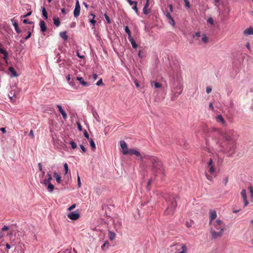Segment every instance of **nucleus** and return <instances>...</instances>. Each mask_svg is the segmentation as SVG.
<instances>
[{
	"label": "nucleus",
	"instance_id": "f257e3e1",
	"mask_svg": "<svg viewBox=\"0 0 253 253\" xmlns=\"http://www.w3.org/2000/svg\"><path fill=\"white\" fill-rule=\"evenodd\" d=\"M168 72L170 78L171 99L173 101L181 94L183 88L179 62L177 60L170 62Z\"/></svg>",
	"mask_w": 253,
	"mask_h": 253
},
{
	"label": "nucleus",
	"instance_id": "f03ea898",
	"mask_svg": "<svg viewBox=\"0 0 253 253\" xmlns=\"http://www.w3.org/2000/svg\"><path fill=\"white\" fill-rule=\"evenodd\" d=\"M211 135L215 143L224 150L231 149L238 137V133L232 129L222 132L214 129L211 132Z\"/></svg>",
	"mask_w": 253,
	"mask_h": 253
},
{
	"label": "nucleus",
	"instance_id": "7ed1b4c3",
	"mask_svg": "<svg viewBox=\"0 0 253 253\" xmlns=\"http://www.w3.org/2000/svg\"><path fill=\"white\" fill-rule=\"evenodd\" d=\"M144 158L152 164V171L155 176L160 175L164 176L165 169L162 162L157 157L150 155H144Z\"/></svg>",
	"mask_w": 253,
	"mask_h": 253
},
{
	"label": "nucleus",
	"instance_id": "20e7f679",
	"mask_svg": "<svg viewBox=\"0 0 253 253\" xmlns=\"http://www.w3.org/2000/svg\"><path fill=\"white\" fill-rule=\"evenodd\" d=\"M211 233L213 238H217L221 236L222 232L225 229V224L222 220L218 219L210 224Z\"/></svg>",
	"mask_w": 253,
	"mask_h": 253
},
{
	"label": "nucleus",
	"instance_id": "39448f33",
	"mask_svg": "<svg viewBox=\"0 0 253 253\" xmlns=\"http://www.w3.org/2000/svg\"><path fill=\"white\" fill-rule=\"evenodd\" d=\"M165 198L168 205L165 212L167 214H172L177 206L176 200L178 198V196L176 195H169L166 197Z\"/></svg>",
	"mask_w": 253,
	"mask_h": 253
},
{
	"label": "nucleus",
	"instance_id": "423d86ee",
	"mask_svg": "<svg viewBox=\"0 0 253 253\" xmlns=\"http://www.w3.org/2000/svg\"><path fill=\"white\" fill-rule=\"evenodd\" d=\"M127 154L135 155L136 156L138 157L140 160L142 161H143V160L145 159V158H144V156H142L138 151L135 150L134 149H128V151H126L125 152V155Z\"/></svg>",
	"mask_w": 253,
	"mask_h": 253
},
{
	"label": "nucleus",
	"instance_id": "0eeeda50",
	"mask_svg": "<svg viewBox=\"0 0 253 253\" xmlns=\"http://www.w3.org/2000/svg\"><path fill=\"white\" fill-rule=\"evenodd\" d=\"M8 236H9V243L11 246H16L17 244L20 241V240L16 237L15 235H13L11 232H10Z\"/></svg>",
	"mask_w": 253,
	"mask_h": 253
},
{
	"label": "nucleus",
	"instance_id": "6e6552de",
	"mask_svg": "<svg viewBox=\"0 0 253 253\" xmlns=\"http://www.w3.org/2000/svg\"><path fill=\"white\" fill-rule=\"evenodd\" d=\"M217 217L216 211L214 210H211L209 211V224H211L213 220Z\"/></svg>",
	"mask_w": 253,
	"mask_h": 253
},
{
	"label": "nucleus",
	"instance_id": "1a4fd4ad",
	"mask_svg": "<svg viewBox=\"0 0 253 253\" xmlns=\"http://www.w3.org/2000/svg\"><path fill=\"white\" fill-rule=\"evenodd\" d=\"M207 167L209 169V172L210 174H212L215 172V169L213 165V160L211 158L210 159L209 161L207 163Z\"/></svg>",
	"mask_w": 253,
	"mask_h": 253
},
{
	"label": "nucleus",
	"instance_id": "9d476101",
	"mask_svg": "<svg viewBox=\"0 0 253 253\" xmlns=\"http://www.w3.org/2000/svg\"><path fill=\"white\" fill-rule=\"evenodd\" d=\"M81 7L78 0L76 2L75 7L74 10V16L78 17L80 13Z\"/></svg>",
	"mask_w": 253,
	"mask_h": 253
},
{
	"label": "nucleus",
	"instance_id": "9b49d317",
	"mask_svg": "<svg viewBox=\"0 0 253 253\" xmlns=\"http://www.w3.org/2000/svg\"><path fill=\"white\" fill-rule=\"evenodd\" d=\"M127 2L130 5H132V8L135 11V13L139 15V11L137 8V2L136 1H132L131 0H127Z\"/></svg>",
	"mask_w": 253,
	"mask_h": 253
},
{
	"label": "nucleus",
	"instance_id": "f8f14e48",
	"mask_svg": "<svg viewBox=\"0 0 253 253\" xmlns=\"http://www.w3.org/2000/svg\"><path fill=\"white\" fill-rule=\"evenodd\" d=\"M80 216L79 213L76 211L71 212L67 215L68 217L72 220L78 219Z\"/></svg>",
	"mask_w": 253,
	"mask_h": 253
},
{
	"label": "nucleus",
	"instance_id": "ddd939ff",
	"mask_svg": "<svg viewBox=\"0 0 253 253\" xmlns=\"http://www.w3.org/2000/svg\"><path fill=\"white\" fill-rule=\"evenodd\" d=\"M241 195L243 199V201L244 202V207L247 206L249 204V202L247 200V195L246 193V190L245 189H243L241 192Z\"/></svg>",
	"mask_w": 253,
	"mask_h": 253
},
{
	"label": "nucleus",
	"instance_id": "4468645a",
	"mask_svg": "<svg viewBox=\"0 0 253 253\" xmlns=\"http://www.w3.org/2000/svg\"><path fill=\"white\" fill-rule=\"evenodd\" d=\"M216 121L217 123H220L223 126H226L227 123L225 122L224 119L221 115H219L215 118Z\"/></svg>",
	"mask_w": 253,
	"mask_h": 253
},
{
	"label": "nucleus",
	"instance_id": "2eb2a0df",
	"mask_svg": "<svg viewBox=\"0 0 253 253\" xmlns=\"http://www.w3.org/2000/svg\"><path fill=\"white\" fill-rule=\"evenodd\" d=\"M15 249L17 250L19 253H24V245L20 241L15 247Z\"/></svg>",
	"mask_w": 253,
	"mask_h": 253
},
{
	"label": "nucleus",
	"instance_id": "dca6fc26",
	"mask_svg": "<svg viewBox=\"0 0 253 253\" xmlns=\"http://www.w3.org/2000/svg\"><path fill=\"white\" fill-rule=\"evenodd\" d=\"M11 23L14 27V29L17 34H20L21 32V30L19 28L18 23L15 21L14 18L11 19Z\"/></svg>",
	"mask_w": 253,
	"mask_h": 253
},
{
	"label": "nucleus",
	"instance_id": "f3484780",
	"mask_svg": "<svg viewBox=\"0 0 253 253\" xmlns=\"http://www.w3.org/2000/svg\"><path fill=\"white\" fill-rule=\"evenodd\" d=\"M56 106L58 108L59 111L61 114V115H62V116L63 117V118L64 119V120H66L67 119V115L65 111L63 109L61 105L57 104L56 105Z\"/></svg>",
	"mask_w": 253,
	"mask_h": 253
},
{
	"label": "nucleus",
	"instance_id": "a211bd4d",
	"mask_svg": "<svg viewBox=\"0 0 253 253\" xmlns=\"http://www.w3.org/2000/svg\"><path fill=\"white\" fill-rule=\"evenodd\" d=\"M1 44H0V47H1ZM0 53L3 54V59L5 61V62H7L8 54L7 52L2 48H0Z\"/></svg>",
	"mask_w": 253,
	"mask_h": 253
},
{
	"label": "nucleus",
	"instance_id": "6ab92c4d",
	"mask_svg": "<svg viewBox=\"0 0 253 253\" xmlns=\"http://www.w3.org/2000/svg\"><path fill=\"white\" fill-rule=\"evenodd\" d=\"M120 146L123 149V153L125 155V152L128 150V149H127V144L125 141L121 140L120 141Z\"/></svg>",
	"mask_w": 253,
	"mask_h": 253
},
{
	"label": "nucleus",
	"instance_id": "aec40b11",
	"mask_svg": "<svg viewBox=\"0 0 253 253\" xmlns=\"http://www.w3.org/2000/svg\"><path fill=\"white\" fill-rule=\"evenodd\" d=\"M39 25L40 26L41 31L42 32H45L47 29V27L45 25L44 21L43 20H41L40 21Z\"/></svg>",
	"mask_w": 253,
	"mask_h": 253
},
{
	"label": "nucleus",
	"instance_id": "412c9836",
	"mask_svg": "<svg viewBox=\"0 0 253 253\" xmlns=\"http://www.w3.org/2000/svg\"><path fill=\"white\" fill-rule=\"evenodd\" d=\"M244 34L245 35H253V28L249 27L244 31Z\"/></svg>",
	"mask_w": 253,
	"mask_h": 253
},
{
	"label": "nucleus",
	"instance_id": "4be33fe9",
	"mask_svg": "<svg viewBox=\"0 0 253 253\" xmlns=\"http://www.w3.org/2000/svg\"><path fill=\"white\" fill-rule=\"evenodd\" d=\"M128 41L130 42L131 45L133 48L136 49L138 45L136 44L134 39L132 37L128 39Z\"/></svg>",
	"mask_w": 253,
	"mask_h": 253
},
{
	"label": "nucleus",
	"instance_id": "5701e85b",
	"mask_svg": "<svg viewBox=\"0 0 253 253\" xmlns=\"http://www.w3.org/2000/svg\"><path fill=\"white\" fill-rule=\"evenodd\" d=\"M9 71L12 74L13 77H16L18 76V74L13 67H10L8 68Z\"/></svg>",
	"mask_w": 253,
	"mask_h": 253
},
{
	"label": "nucleus",
	"instance_id": "b1692460",
	"mask_svg": "<svg viewBox=\"0 0 253 253\" xmlns=\"http://www.w3.org/2000/svg\"><path fill=\"white\" fill-rule=\"evenodd\" d=\"M90 16H92V19H90L89 22L92 25V29H93L95 27V24L96 23V21L94 20V18L95 17V14L91 13Z\"/></svg>",
	"mask_w": 253,
	"mask_h": 253
},
{
	"label": "nucleus",
	"instance_id": "393cba45",
	"mask_svg": "<svg viewBox=\"0 0 253 253\" xmlns=\"http://www.w3.org/2000/svg\"><path fill=\"white\" fill-rule=\"evenodd\" d=\"M53 175L55 178L57 182L58 183H60L61 179L60 175L56 171L54 172Z\"/></svg>",
	"mask_w": 253,
	"mask_h": 253
},
{
	"label": "nucleus",
	"instance_id": "a878e982",
	"mask_svg": "<svg viewBox=\"0 0 253 253\" xmlns=\"http://www.w3.org/2000/svg\"><path fill=\"white\" fill-rule=\"evenodd\" d=\"M42 16L45 20L48 19L47 12L44 7H42Z\"/></svg>",
	"mask_w": 253,
	"mask_h": 253
},
{
	"label": "nucleus",
	"instance_id": "bb28decb",
	"mask_svg": "<svg viewBox=\"0 0 253 253\" xmlns=\"http://www.w3.org/2000/svg\"><path fill=\"white\" fill-rule=\"evenodd\" d=\"M60 36L63 39L64 41H67L68 40V36L67 35V32L64 31L60 33Z\"/></svg>",
	"mask_w": 253,
	"mask_h": 253
},
{
	"label": "nucleus",
	"instance_id": "cd10ccee",
	"mask_svg": "<svg viewBox=\"0 0 253 253\" xmlns=\"http://www.w3.org/2000/svg\"><path fill=\"white\" fill-rule=\"evenodd\" d=\"M46 186L47 187L48 191L49 192H52L54 189V186L51 183L48 184Z\"/></svg>",
	"mask_w": 253,
	"mask_h": 253
},
{
	"label": "nucleus",
	"instance_id": "c85d7f7f",
	"mask_svg": "<svg viewBox=\"0 0 253 253\" xmlns=\"http://www.w3.org/2000/svg\"><path fill=\"white\" fill-rule=\"evenodd\" d=\"M115 237H116V234L114 232L109 230V239L110 240L112 241L114 239H115Z\"/></svg>",
	"mask_w": 253,
	"mask_h": 253
},
{
	"label": "nucleus",
	"instance_id": "c756f323",
	"mask_svg": "<svg viewBox=\"0 0 253 253\" xmlns=\"http://www.w3.org/2000/svg\"><path fill=\"white\" fill-rule=\"evenodd\" d=\"M53 20V22H54V25L56 27L59 26V25L60 24V21L59 18H54Z\"/></svg>",
	"mask_w": 253,
	"mask_h": 253
},
{
	"label": "nucleus",
	"instance_id": "7c9ffc66",
	"mask_svg": "<svg viewBox=\"0 0 253 253\" xmlns=\"http://www.w3.org/2000/svg\"><path fill=\"white\" fill-rule=\"evenodd\" d=\"M89 143H90V145L92 148V149L93 150H94L96 149L95 144L94 141L91 138H90L89 139Z\"/></svg>",
	"mask_w": 253,
	"mask_h": 253
},
{
	"label": "nucleus",
	"instance_id": "2f4dec72",
	"mask_svg": "<svg viewBox=\"0 0 253 253\" xmlns=\"http://www.w3.org/2000/svg\"><path fill=\"white\" fill-rule=\"evenodd\" d=\"M249 190L250 191V193L251 194L252 201L253 202V187L250 185L248 187Z\"/></svg>",
	"mask_w": 253,
	"mask_h": 253
},
{
	"label": "nucleus",
	"instance_id": "473e14b6",
	"mask_svg": "<svg viewBox=\"0 0 253 253\" xmlns=\"http://www.w3.org/2000/svg\"><path fill=\"white\" fill-rule=\"evenodd\" d=\"M181 251L179 252L178 253H187V248L185 245H183L181 247Z\"/></svg>",
	"mask_w": 253,
	"mask_h": 253
},
{
	"label": "nucleus",
	"instance_id": "72a5a7b5",
	"mask_svg": "<svg viewBox=\"0 0 253 253\" xmlns=\"http://www.w3.org/2000/svg\"><path fill=\"white\" fill-rule=\"evenodd\" d=\"M125 30L126 33L128 35V39L131 37L130 31L127 26L125 27Z\"/></svg>",
	"mask_w": 253,
	"mask_h": 253
},
{
	"label": "nucleus",
	"instance_id": "f704fd0d",
	"mask_svg": "<svg viewBox=\"0 0 253 253\" xmlns=\"http://www.w3.org/2000/svg\"><path fill=\"white\" fill-rule=\"evenodd\" d=\"M150 12V9H148V7H144L143 8V13L144 14L146 15Z\"/></svg>",
	"mask_w": 253,
	"mask_h": 253
},
{
	"label": "nucleus",
	"instance_id": "c9c22d12",
	"mask_svg": "<svg viewBox=\"0 0 253 253\" xmlns=\"http://www.w3.org/2000/svg\"><path fill=\"white\" fill-rule=\"evenodd\" d=\"M154 85V87L156 88H159L161 86V84L158 82H154L153 83H152V85Z\"/></svg>",
	"mask_w": 253,
	"mask_h": 253
},
{
	"label": "nucleus",
	"instance_id": "e433bc0d",
	"mask_svg": "<svg viewBox=\"0 0 253 253\" xmlns=\"http://www.w3.org/2000/svg\"><path fill=\"white\" fill-rule=\"evenodd\" d=\"M202 41L204 43H207L208 42V38L205 35L203 36Z\"/></svg>",
	"mask_w": 253,
	"mask_h": 253
},
{
	"label": "nucleus",
	"instance_id": "4c0bfd02",
	"mask_svg": "<svg viewBox=\"0 0 253 253\" xmlns=\"http://www.w3.org/2000/svg\"><path fill=\"white\" fill-rule=\"evenodd\" d=\"M185 2V6L187 8H189L190 7V2L189 0H183Z\"/></svg>",
	"mask_w": 253,
	"mask_h": 253
},
{
	"label": "nucleus",
	"instance_id": "58836bf2",
	"mask_svg": "<svg viewBox=\"0 0 253 253\" xmlns=\"http://www.w3.org/2000/svg\"><path fill=\"white\" fill-rule=\"evenodd\" d=\"M64 170H65V174H67L68 172V164L67 163H64Z\"/></svg>",
	"mask_w": 253,
	"mask_h": 253
},
{
	"label": "nucleus",
	"instance_id": "ea45409f",
	"mask_svg": "<svg viewBox=\"0 0 253 253\" xmlns=\"http://www.w3.org/2000/svg\"><path fill=\"white\" fill-rule=\"evenodd\" d=\"M41 183L43 185H44V186H46L48 184H49V183L48 182V181H47V179L46 178H44V179H43L41 181Z\"/></svg>",
	"mask_w": 253,
	"mask_h": 253
},
{
	"label": "nucleus",
	"instance_id": "a19ab883",
	"mask_svg": "<svg viewBox=\"0 0 253 253\" xmlns=\"http://www.w3.org/2000/svg\"><path fill=\"white\" fill-rule=\"evenodd\" d=\"M70 144H71V147L73 149H75V148H77V145L74 141H71L70 142Z\"/></svg>",
	"mask_w": 253,
	"mask_h": 253
},
{
	"label": "nucleus",
	"instance_id": "79ce46f5",
	"mask_svg": "<svg viewBox=\"0 0 253 253\" xmlns=\"http://www.w3.org/2000/svg\"><path fill=\"white\" fill-rule=\"evenodd\" d=\"M46 176L47 177V178H46L47 181H48L49 183H50V181L52 180L51 175L48 172L47 173Z\"/></svg>",
	"mask_w": 253,
	"mask_h": 253
},
{
	"label": "nucleus",
	"instance_id": "37998d69",
	"mask_svg": "<svg viewBox=\"0 0 253 253\" xmlns=\"http://www.w3.org/2000/svg\"><path fill=\"white\" fill-rule=\"evenodd\" d=\"M104 17H105V19L106 20L108 24L111 23V20L107 14L105 13L104 14Z\"/></svg>",
	"mask_w": 253,
	"mask_h": 253
},
{
	"label": "nucleus",
	"instance_id": "c03bdc74",
	"mask_svg": "<svg viewBox=\"0 0 253 253\" xmlns=\"http://www.w3.org/2000/svg\"><path fill=\"white\" fill-rule=\"evenodd\" d=\"M23 22L24 24H34L33 22L29 21L28 19H24L23 21Z\"/></svg>",
	"mask_w": 253,
	"mask_h": 253
},
{
	"label": "nucleus",
	"instance_id": "a18cd8bd",
	"mask_svg": "<svg viewBox=\"0 0 253 253\" xmlns=\"http://www.w3.org/2000/svg\"><path fill=\"white\" fill-rule=\"evenodd\" d=\"M167 17L168 18H169V19H170V20H171V21L172 22L173 24H174V20H173L172 17H171V15L170 14V13H168L167 14Z\"/></svg>",
	"mask_w": 253,
	"mask_h": 253
},
{
	"label": "nucleus",
	"instance_id": "49530a36",
	"mask_svg": "<svg viewBox=\"0 0 253 253\" xmlns=\"http://www.w3.org/2000/svg\"><path fill=\"white\" fill-rule=\"evenodd\" d=\"M28 35H27V36L24 38V41H26V40H28V39H29L31 37V34H32V33H31V31H29L28 32Z\"/></svg>",
	"mask_w": 253,
	"mask_h": 253
},
{
	"label": "nucleus",
	"instance_id": "de8ad7c7",
	"mask_svg": "<svg viewBox=\"0 0 253 253\" xmlns=\"http://www.w3.org/2000/svg\"><path fill=\"white\" fill-rule=\"evenodd\" d=\"M84 136L85 138H86L88 140H89L90 138H89V134H88L87 131L85 130L84 131Z\"/></svg>",
	"mask_w": 253,
	"mask_h": 253
},
{
	"label": "nucleus",
	"instance_id": "09e8293b",
	"mask_svg": "<svg viewBox=\"0 0 253 253\" xmlns=\"http://www.w3.org/2000/svg\"><path fill=\"white\" fill-rule=\"evenodd\" d=\"M31 14H32V11H30V12H28L27 14H26L24 15L21 16V18L28 17V16H30L31 15Z\"/></svg>",
	"mask_w": 253,
	"mask_h": 253
},
{
	"label": "nucleus",
	"instance_id": "8fccbe9b",
	"mask_svg": "<svg viewBox=\"0 0 253 253\" xmlns=\"http://www.w3.org/2000/svg\"><path fill=\"white\" fill-rule=\"evenodd\" d=\"M58 253H71V250L70 249H67L63 251H60Z\"/></svg>",
	"mask_w": 253,
	"mask_h": 253
},
{
	"label": "nucleus",
	"instance_id": "3c124183",
	"mask_svg": "<svg viewBox=\"0 0 253 253\" xmlns=\"http://www.w3.org/2000/svg\"><path fill=\"white\" fill-rule=\"evenodd\" d=\"M81 84L84 86H88L90 85V84L88 83L85 81L81 82Z\"/></svg>",
	"mask_w": 253,
	"mask_h": 253
},
{
	"label": "nucleus",
	"instance_id": "603ef678",
	"mask_svg": "<svg viewBox=\"0 0 253 253\" xmlns=\"http://www.w3.org/2000/svg\"><path fill=\"white\" fill-rule=\"evenodd\" d=\"M102 84H103L102 79H100L99 81H98L96 82V85L97 86H99V85H102Z\"/></svg>",
	"mask_w": 253,
	"mask_h": 253
},
{
	"label": "nucleus",
	"instance_id": "864d4df0",
	"mask_svg": "<svg viewBox=\"0 0 253 253\" xmlns=\"http://www.w3.org/2000/svg\"><path fill=\"white\" fill-rule=\"evenodd\" d=\"M67 80L70 85H72V81L71 80V77L70 75H68L67 77Z\"/></svg>",
	"mask_w": 253,
	"mask_h": 253
},
{
	"label": "nucleus",
	"instance_id": "5fc2aeb1",
	"mask_svg": "<svg viewBox=\"0 0 253 253\" xmlns=\"http://www.w3.org/2000/svg\"><path fill=\"white\" fill-rule=\"evenodd\" d=\"M108 246H109V243L108 241H106L104 243L103 245L101 246V248H102V249H103L104 247H108Z\"/></svg>",
	"mask_w": 253,
	"mask_h": 253
},
{
	"label": "nucleus",
	"instance_id": "6e6d98bb",
	"mask_svg": "<svg viewBox=\"0 0 253 253\" xmlns=\"http://www.w3.org/2000/svg\"><path fill=\"white\" fill-rule=\"evenodd\" d=\"M205 151L208 152V153H209L210 154V156L211 157L212 155H213V153L211 152L210 149L208 147H206L205 148Z\"/></svg>",
	"mask_w": 253,
	"mask_h": 253
},
{
	"label": "nucleus",
	"instance_id": "4d7b16f0",
	"mask_svg": "<svg viewBox=\"0 0 253 253\" xmlns=\"http://www.w3.org/2000/svg\"><path fill=\"white\" fill-rule=\"evenodd\" d=\"M77 181H78V186L79 187H80L81 186V182L80 177L79 175H78Z\"/></svg>",
	"mask_w": 253,
	"mask_h": 253
},
{
	"label": "nucleus",
	"instance_id": "13d9d810",
	"mask_svg": "<svg viewBox=\"0 0 253 253\" xmlns=\"http://www.w3.org/2000/svg\"><path fill=\"white\" fill-rule=\"evenodd\" d=\"M207 21H208V22L209 23H210L211 25H213V20L212 18H211V17L208 18Z\"/></svg>",
	"mask_w": 253,
	"mask_h": 253
},
{
	"label": "nucleus",
	"instance_id": "bf43d9fd",
	"mask_svg": "<svg viewBox=\"0 0 253 253\" xmlns=\"http://www.w3.org/2000/svg\"><path fill=\"white\" fill-rule=\"evenodd\" d=\"M80 148H81V150H82V152H83V153H85V152H86V150L84 146V145H83L81 144V145H80Z\"/></svg>",
	"mask_w": 253,
	"mask_h": 253
},
{
	"label": "nucleus",
	"instance_id": "052dcab7",
	"mask_svg": "<svg viewBox=\"0 0 253 253\" xmlns=\"http://www.w3.org/2000/svg\"><path fill=\"white\" fill-rule=\"evenodd\" d=\"M5 246H6V249L7 250H8V249H10L12 247H13L12 246H11V245H10V243H7L6 244H5Z\"/></svg>",
	"mask_w": 253,
	"mask_h": 253
},
{
	"label": "nucleus",
	"instance_id": "680f3d73",
	"mask_svg": "<svg viewBox=\"0 0 253 253\" xmlns=\"http://www.w3.org/2000/svg\"><path fill=\"white\" fill-rule=\"evenodd\" d=\"M77 80L80 82L81 84V82L84 81L83 78L81 77H77Z\"/></svg>",
	"mask_w": 253,
	"mask_h": 253
},
{
	"label": "nucleus",
	"instance_id": "e2e57ef3",
	"mask_svg": "<svg viewBox=\"0 0 253 253\" xmlns=\"http://www.w3.org/2000/svg\"><path fill=\"white\" fill-rule=\"evenodd\" d=\"M205 176L208 180H212V177L210 175H209L207 173H206Z\"/></svg>",
	"mask_w": 253,
	"mask_h": 253
},
{
	"label": "nucleus",
	"instance_id": "0e129e2a",
	"mask_svg": "<svg viewBox=\"0 0 253 253\" xmlns=\"http://www.w3.org/2000/svg\"><path fill=\"white\" fill-rule=\"evenodd\" d=\"M76 206V205L75 204H73L71 206H70L69 208H68V210L69 211H71L72 210H73L74 208H75Z\"/></svg>",
	"mask_w": 253,
	"mask_h": 253
},
{
	"label": "nucleus",
	"instance_id": "69168bd1",
	"mask_svg": "<svg viewBox=\"0 0 253 253\" xmlns=\"http://www.w3.org/2000/svg\"><path fill=\"white\" fill-rule=\"evenodd\" d=\"M211 90H212V89H211V87H207V88H206V92H207V93L208 94H209V93H211Z\"/></svg>",
	"mask_w": 253,
	"mask_h": 253
},
{
	"label": "nucleus",
	"instance_id": "338daca9",
	"mask_svg": "<svg viewBox=\"0 0 253 253\" xmlns=\"http://www.w3.org/2000/svg\"><path fill=\"white\" fill-rule=\"evenodd\" d=\"M228 181V177L226 176L224 179V185L226 186Z\"/></svg>",
	"mask_w": 253,
	"mask_h": 253
},
{
	"label": "nucleus",
	"instance_id": "774afa93",
	"mask_svg": "<svg viewBox=\"0 0 253 253\" xmlns=\"http://www.w3.org/2000/svg\"><path fill=\"white\" fill-rule=\"evenodd\" d=\"M9 229V227L6 225H4V226L2 228L1 230L2 231H4L7 230Z\"/></svg>",
	"mask_w": 253,
	"mask_h": 253
}]
</instances>
